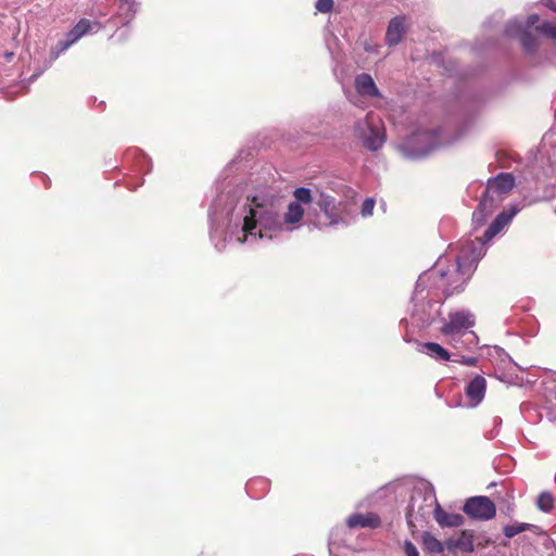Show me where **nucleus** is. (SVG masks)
I'll list each match as a JSON object with an SVG mask.
<instances>
[{
    "instance_id": "1",
    "label": "nucleus",
    "mask_w": 556,
    "mask_h": 556,
    "mask_svg": "<svg viewBox=\"0 0 556 556\" xmlns=\"http://www.w3.org/2000/svg\"><path fill=\"white\" fill-rule=\"evenodd\" d=\"M304 207L290 202L281 217L275 205L263 197H253L236 214L231 231L239 243L271 240L278 231L299 228Z\"/></svg>"
},
{
    "instance_id": "2",
    "label": "nucleus",
    "mask_w": 556,
    "mask_h": 556,
    "mask_svg": "<svg viewBox=\"0 0 556 556\" xmlns=\"http://www.w3.org/2000/svg\"><path fill=\"white\" fill-rule=\"evenodd\" d=\"M431 511H433L434 519L441 527H458L464 522V518L459 514H450L440 507L432 490L426 489L421 491L416 489L412 495L407 513L408 522H412L410 519L414 515L425 518Z\"/></svg>"
},
{
    "instance_id": "3",
    "label": "nucleus",
    "mask_w": 556,
    "mask_h": 556,
    "mask_svg": "<svg viewBox=\"0 0 556 556\" xmlns=\"http://www.w3.org/2000/svg\"><path fill=\"white\" fill-rule=\"evenodd\" d=\"M514 185L515 178L509 173H501L496 177L489 179L479 207L472 214L473 222L477 224L483 223L485 216L492 212L494 194L507 193L513 189Z\"/></svg>"
},
{
    "instance_id": "4",
    "label": "nucleus",
    "mask_w": 556,
    "mask_h": 556,
    "mask_svg": "<svg viewBox=\"0 0 556 556\" xmlns=\"http://www.w3.org/2000/svg\"><path fill=\"white\" fill-rule=\"evenodd\" d=\"M355 134L363 144L371 151L379 150L384 141L386 134L381 119L372 113L366 115L355 124Z\"/></svg>"
},
{
    "instance_id": "5",
    "label": "nucleus",
    "mask_w": 556,
    "mask_h": 556,
    "mask_svg": "<svg viewBox=\"0 0 556 556\" xmlns=\"http://www.w3.org/2000/svg\"><path fill=\"white\" fill-rule=\"evenodd\" d=\"M317 205L326 218L325 225L348 224L352 217L350 204L346 201H338L325 192H320Z\"/></svg>"
},
{
    "instance_id": "6",
    "label": "nucleus",
    "mask_w": 556,
    "mask_h": 556,
    "mask_svg": "<svg viewBox=\"0 0 556 556\" xmlns=\"http://www.w3.org/2000/svg\"><path fill=\"white\" fill-rule=\"evenodd\" d=\"M476 319L469 311H455L448 314V317L441 328V332L448 337V342L454 348H459L460 336L465 330L475 326Z\"/></svg>"
},
{
    "instance_id": "7",
    "label": "nucleus",
    "mask_w": 556,
    "mask_h": 556,
    "mask_svg": "<svg viewBox=\"0 0 556 556\" xmlns=\"http://www.w3.org/2000/svg\"><path fill=\"white\" fill-rule=\"evenodd\" d=\"M420 283L417 285V290L414 294V309L412 313L413 318L419 326H428L433 323L440 315L441 305L435 301H426L424 290H418Z\"/></svg>"
},
{
    "instance_id": "8",
    "label": "nucleus",
    "mask_w": 556,
    "mask_h": 556,
    "mask_svg": "<svg viewBox=\"0 0 556 556\" xmlns=\"http://www.w3.org/2000/svg\"><path fill=\"white\" fill-rule=\"evenodd\" d=\"M101 28V25L97 22H90L89 20L81 18L67 34L64 40H60L56 45V52L54 59L61 52L67 50L73 43L79 40L83 36L89 33H97Z\"/></svg>"
},
{
    "instance_id": "9",
    "label": "nucleus",
    "mask_w": 556,
    "mask_h": 556,
    "mask_svg": "<svg viewBox=\"0 0 556 556\" xmlns=\"http://www.w3.org/2000/svg\"><path fill=\"white\" fill-rule=\"evenodd\" d=\"M437 131H418L406 141L404 149H410L409 156L427 155L435 147Z\"/></svg>"
},
{
    "instance_id": "10",
    "label": "nucleus",
    "mask_w": 556,
    "mask_h": 556,
    "mask_svg": "<svg viewBox=\"0 0 556 556\" xmlns=\"http://www.w3.org/2000/svg\"><path fill=\"white\" fill-rule=\"evenodd\" d=\"M464 511L471 518L479 520H490L495 516L496 508L494 503L489 497L475 496L465 503Z\"/></svg>"
},
{
    "instance_id": "11",
    "label": "nucleus",
    "mask_w": 556,
    "mask_h": 556,
    "mask_svg": "<svg viewBox=\"0 0 556 556\" xmlns=\"http://www.w3.org/2000/svg\"><path fill=\"white\" fill-rule=\"evenodd\" d=\"M484 254V245H462L456 256L457 271L462 275L469 274Z\"/></svg>"
},
{
    "instance_id": "12",
    "label": "nucleus",
    "mask_w": 556,
    "mask_h": 556,
    "mask_svg": "<svg viewBox=\"0 0 556 556\" xmlns=\"http://www.w3.org/2000/svg\"><path fill=\"white\" fill-rule=\"evenodd\" d=\"M505 31L508 36H518L522 49L527 53H534L538 48V41L533 35L525 28L523 23L517 18L507 23Z\"/></svg>"
},
{
    "instance_id": "13",
    "label": "nucleus",
    "mask_w": 556,
    "mask_h": 556,
    "mask_svg": "<svg viewBox=\"0 0 556 556\" xmlns=\"http://www.w3.org/2000/svg\"><path fill=\"white\" fill-rule=\"evenodd\" d=\"M485 390L486 380L484 377L478 375L472 380H470L465 389L466 396L469 401L468 406H478L484 399Z\"/></svg>"
},
{
    "instance_id": "14",
    "label": "nucleus",
    "mask_w": 556,
    "mask_h": 556,
    "mask_svg": "<svg viewBox=\"0 0 556 556\" xmlns=\"http://www.w3.org/2000/svg\"><path fill=\"white\" fill-rule=\"evenodd\" d=\"M518 212L519 208L517 206H513L508 211L498 214L485 230L483 243L492 240L497 233H500L510 223V220Z\"/></svg>"
},
{
    "instance_id": "15",
    "label": "nucleus",
    "mask_w": 556,
    "mask_h": 556,
    "mask_svg": "<svg viewBox=\"0 0 556 556\" xmlns=\"http://www.w3.org/2000/svg\"><path fill=\"white\" fill-rule=\"evenodd\" d=\"M355 88L358 94L368 98H381L382 94L376 86L374 78L366 73L355 77Z\"/></svg>"
},
{
    "instance_id": "16",
    "label": "nucleus",
    "mask_w": 556,
    "mask_h": 556,
    "mask_svg": "<svg viewBox=\"0 0 556 556\" xmlns=\"http://www.w3.org/2000/svg\"><path fill=\"white\" fill-rule=\"evenodd\" d=\"M405 21L406 17L404 15L393 17L388 25L386 33V42L389 46H395L401 40L405 33Z\"/></svg>"
},
{
    "instance_id": "17",
    "label": "nucleus",
    "mask_w": 556,
    "mask_h": 556,
    "mask_svg": "<svg viewBox=\"0 0 556 556\" xmlns=\"http://www.w3.org/2000/svg\"><path fill=\"white\" fill-rule=\"evenodd\" d=\"M350 528H377L380 525V518L374 513L354 514L346 520Z\"/></svg>"
},
{
    "instance_id": "18",
    "label": "nucleus",
    "mask_w": 556,
    "mask_h": 556,
    "mask_svg": "<svg viewBox=\"0 0 556 556\" xmlns=\"http://www.w3.org/2000/svg\"><path fill=\"white\" fill-rule=\"evenodd\" d=\"M447 548L450 551L459 549L462 552L471 553L473 552V534L472 532L465 530L455 540L447 541Z\"/></svg>"
},
{
    "instance_id": "19",
    "label": "nucleus",
    "mask_w": 556,
    "mask_h": 556,
    "mask_svg": "<svg viewBox=\"0 0 556 556\" xmlns=\"http://www.w3.org/2000/svg\"><path fill=\"white\" fill-rule=\"evenodd\" d=\"M419 352L427 354L435 361H450L451 354L442 345L434 342H427L419 346Z\"/></svg>"
},
{
    "instance_id": "20",
    "label": "nucleus",
    "mask_w": 556,
    "mask_h": 556,
    "mask_svg": "<svg viewBox=\"0 0 556 556\" xmlns=\"http://www.w3.org/2000/svg\"><path fill=\"white\" fill-rule=\"evenodd\" d=\"M421 543L426 551L430 553H442L444 547L443 544L434 538L431 533H424L421 536Z\"/></svg>"
},
{
    "instance_id": "21",
    "label": "nucleus",
    "mask_w": 556,
    "mask_h": 556,
    "mask_svg": "<svg viewBox=\"0 0 556 556\" xmlns=\"http://www.w3.org/2000/svg\"><path fill=\"white\" fill-rule=\"evenodd\" d=\"M535 30L540 35H542L553 41H556V24H554L553 22L542 21L541 23H539L535 26Z\"/></svg>"
},
{
    "instance_id": "22",
    "label": "nucleus",
    "mask_w": 556,
    "mask_h": 556,
    "mask_svg": "<svg viewBox=\"0 0 556 556\" xmlns=\"http://www.w3.org/2000/svg\"><path fill=\"white\" fill-rule=\"evenodd\" d=\"M293 197L295 198L294 202L299 204H309L313 200L312 191L308 188L300 187L293 191Z\"/></svg>"
},
{
    "instance_id": "23",
    "label": "nucleus",
    "mask_w": 556,
    "mask_h": 556,
    "mask_svg": "<svg viewBox=\"0 0 556 556\" xmlns=\"http://www.w3.org/2000/svg\"><path fill=\"white\" fill-rule=\"evenodd\" d=\"M554 498L549 493H541L538 497V507L543 511H549L553 508Z\"/></svg>"
},
{
    "instance_id": "24",
    "label": "nucleus",
    "mask_w": 556,
    "mask_h": 556,
    "mask_svg": "<svg viewBox=\"0 0 556 556\" xmlns=\"http://www.w3.org/2000/svg\"><path fill=\"white\" fill-rule=\"evenodd\" d=\"M529 528H530L529 523H517V525L506 526L504 528V534L507 538H513V536L517 535L518 533L528 530Z\"/></svg>"
},
{
    "instance_id": "25",
    "label": "nucleus",
    "mask_w": 556,
    "mask_h": 556,
    "mask_svg": "<svg viewBox=\"0 0 556 556\" xmlns=\"http://www.w3.org/2000/svg\"><path fill=\"white\" fill-rule=\"evenodd\" d=\"M374 207H375V201L374 199L371 198H367L363 204H362V210H361V213L363 215V217H368L372 214V211H374Z\"/></svg>"
},
{
    "instance_id": "26",
    "label": "nucleus",
    "mask_w": 556,
    "mask_h": 556,
    "mask_svg": "<svg viewBox=\"0 0 556 556\" xmlns=\"http://www.w3.org/2000/svg\"><path fill=\"white\" fill-rule=\"evenodd\" d=\"M316 10L321 13H328L333 8V0H317Z\"/></svg>"
},
{
    "instance_id": "27",
    "label": "nucleus",
    "mask_w": 556,
    "mask_h": 556,
    "mask_svg": "<svg viewBox=\"0 0 556 556\" xmlns=\"http://www.w3.org/2000/svg\"><path fill=\"white\" fill-rule=\"evenodd\" d=\"M406 556H419V552L410 541H405L403 545Z\"/></svg>"
},
{
    "instance_id": "28",
    "label": "nucleus",
    "mask_w": 556,
    "mask_h": 556,
    "mask_svg": "<svg viewBox=\"0 0 556 556\" xmlns=\"http://www.w3.org/2000/svg\"><path fill=\"white\" fill-rule=\"evenodd\" d=\"M453 361L456 363L466 365V366H476L477 362H478V359L476 357H471V356L470 357L462 356L460 358H455Z\"/></svg>"
},
{
    "instance_id": "29",
    "label": "nucleus",
    "mask_w": 556,
    "mask_h": 556,
    "mask_svg": "<svg viewBox=\"0 0 556 556\" xmlns=\"http://www.w3.org/2000/svg\"><path fill=\"white\" fill-rule=\"evenodd\" d=\"M539 21H540V17L538 14H531L528 16L526 25H523V26H525V28L528 29L529 27L536 26Z\"/></svg>"
},
{
    "instance_id": "30",
    "label": "nucleus",
    "mask_w": 556,
    "mask_h": 556,
    "mask_svg": "<svg viewBox=\"0 0 556 556\" xmlns=\"http://www.w3.org/2000/svg\"><path fill=\"white\" fill-rule=\"evenodd\" d=\"M546 5H547L551 10H553L554 12H556V5H555V3H554V2H548V3H546Z\"/></svg>"
},
{
    "instance_id": "31",
    "label": "nucleus",
    "mask_w": 556,
    "mask_h": 556,
    "mask_svg": "<svg viewBox=\"0 0 556 556\" xmlns=\"http://www.w3.org/2000/svg\"><path fill=\"white\" fill-rule=\"evenodd\" d=\"M223 200V198H220L219 200H217L215 203H214V210L216 211V207L217 205L219 204V202Z\"/></svg>"
},
{
    "instance_id": "32",
    "label": "nucleus",
    "mask_w": 556,
    "mask_h": 556,
    "mask_svg": "<svg viewBox=\"0 0 556 556\" xmlns=\"http://www.w3.org/2000/svg\"><path fill=\"white\" fill-rule=\"evenodd\" d=\"M5 56H7V59H11L13 56V53L12 52L5 53Z\"/></svg>"
}]
</instances>
